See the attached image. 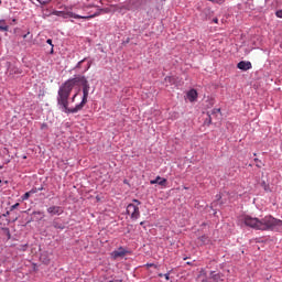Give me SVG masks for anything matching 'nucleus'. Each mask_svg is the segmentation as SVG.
Masks as SVG:
<instances>
[{"mask_svg": "<svg viewBox=\"0 0 282 282\" xmlns=\"http://www.w3.org/2000/svg\"><path fill=\"white\" fill-rule=\"evenodd\" d=\"M89 89L90 86L87 77L76 75L59 86L57 105L64 113H78L87 105Z\"/></svg>", "mask_w": 282, "mask_h": 282, "instance_id": "f257e3e1", "label": "nucleus"}, {"mask_svg": "<svg viewBox=\"0 0 282 282\" xmlns=\"http://www.w3.org/2000/svg\"><path fill=\"white\" fill-rule=\"evenodd\" d=\"M278 223L279 219L272 216H265L262 219L251 216L243 217V224L249 228H254V230H276Z\"/></svg>", "mask_w": 282, "mask_h": 282, "instance_id": "f03ea898", "label": "nucleus"}, {"mask_svg": "<svg viewBox=\"0 0 282 282\" xmlns=\"http://www.w3.org/2000/svg\"><path fill=\"white\" fill-rule=\"evenodd\" d=\"M100 12H105V9H100L98 12H96L93 15H78L72 11H53L52 14L54 17H62V19H94L96 17H100Z\"/></svg>", "mask_w": 282, "mask_h": 282, "instance_id": "7ed1b4c3", "label": "nucleus"}, {"mask_svg": "<svg viewBox=\"0 0 282 282\" xmlns=\"http://www.w3.org/2000/svg\"><path fill=\"white\" fill-rule=\"evenodd\" d=\"M132 202L133 204H129L127 206V214L130 215L131 219L133 220L140 219V207L138 206H140L142 203L138 199H133Z\"/></svg>", "mask_w": 282, "mask_h": 282, "instance_id": "20e7f679", "label": "nucleus"}, {"mask_svg": "<svg viewBox=\"0 0 282 282\" xmlns=\"http://www.w3.org/2000/svg\"><path fill=\"white\" fill-rule=\"evenodd\" d=\"M40 261L45 265L50 264V261H52V253L43 251V249H40Z\"/></svg>", "mask_w": 282, "mask_h": 282, "instance_id": "39448f33", "label": "nucleus"}, {"mask_svg": "<svg viewBox=\"0 0 282 282\" xmlns=\"http://www.w3.org/2000/svg\"><path fill=\"white\" fill-rule=\"evenodd\" d=\"M64 210H63V207L61 206H51L47 208V214L48 215H63Z\"/></svg>", "mask_w": 282, "mask_h": 282, "instance_id": "423d86ee", "label": "nucleus"}, {"mask_svg": "<svg viewBox=\"0 0 282 282\" xmlns=\"http://www.w3.org/2000/svg\"><path fill=\"white\" fill-rule=\"evenodd\" d=\"M238 69H241L242 72H248V69H252V63L241 61L237 64Z\"/></svg>", "mask_w": 282, "mask_h": 282, "instance_id": "0eeeda50", "label": "nucleus"}, {"mask_svg": "<svg viewBox=\"0 0 282 282\" xmlns=\"http://www.w3.org/2000/svg\"><path fill=\"white\" fill-rule=\"evenodd\" d=\"M187 96V100H189V102H195V100H197V90L196 89H191L187 91L186 94Z\"/></svg>", "mask_w": 282, "mask_h": 282, "instance_id": "6e6552de", "label": "nucleus"}, {"mask_svg": "<svg viewBox=\"0 0 282 282\" xmlns=\"http://www.w3.org/2000/svg\"><path fill=\"white\" fill-rule=\"evenodd\" d=\"M127 252H129V251H127L124 249H120L119 251H113L111 253V257H112V259H123V257H126Z\"/></svg>", "mask_w": 282, "mask_h": 282, "instance_id": "1a4fd4ad", "label": "nucleus"}, {"mask_svg": "<svg viewBox=\"0 0 282 282\" xmlns=\"http://www.w3.org/2000/svg\"><path fill=\"white\" fill-rule=\"evenodd\" d=\"M150 184H159V186H166V178H162L161 176H156L155 180L150 181Z\"/></svg>", "mask_w": 282, "mask_h": 282, "instance_id": "9d476101", "label": "nucleus"}, {"mask_svg": "<svg viewBox=\"0 0 282 282\" xmlns=\"http://www.w3.org/2000/svg\"><path fill=\"white\" fill-rule=\"evenodd\" d=\"M53 227L56 228V230H65V225L58 220H53Z\"/></svg>", "mask_w": 282, "mask_h": 282, "instance_id": "9b49d317", "label": "nucleus"}, {"mask_svg": "<svg viewBox=\"0 0 282 282\" xmlns=\"http://www.w3.org/2000/svg\"><path fill=\"white\" fill-rule=\"evenodd\" d=\"M210 276L214 282H224V280H221V275L215 274V272H212Z\"/></svg>", "mask_w": 282, "mask_h": 282, "instance_id": "f8f14e48", "label": "nucleus"}, {"mask_svg": "<svg viewBox=\"0 0 282 282\" xmlns=\"http://www.w3.org/2000/svg\"><path fill=\"white\" fill-rule=\"evenodd\" d=\"M39 191H43V187H41V188L34 187L31 191H29V193H30V195H34V194L39 193Z\"/></svg>", "mask_w": 282, "mask_h": 282, "instance_id": "ddd939ff", "label": "nucleus"}, {"mask_svg": "<svg viewBox=\"0 0 282 282\" xmlns=\"http://www.w3.org/2000/svg\"><path fill=\"white\" fill-rule=\"evenodd\" d=\"M30 197H32V195L30 194V192H26L23 196H22V200L26 202V199H30Z\"/></svg>", "mask_w": 282, "mask_h": 282, "instance_id": "4468645a", "label": "nucleus"}, {"mask_svg": "<svg viewBox=\"0 0 282 282\" xmlns=\"http://www.w3.org/2000/svg\"><path fill=\"white\" fill-rule=\"evenodd\" d=\"M275 230H279L282 232V220L281 219H278V225H276Z\"/></svg>", "mask_w": 282, "mask_h": 282, "instance_id": "2eb2a0df", "label": "nucleus"}, {"mask_svg": "<svg viewBox=\"0 0 282 282\" xmlns=\"http://www.w3.org/2000/svg\"><path fill=\"white\" fill-rule=\"evenodd\" d=\"M275 17H278V19H282V9L275 12Z\"/></svg>", "mask_w": 282, "mask_h": 282, "instance_id": "dca6fc26", "label": "nucleus"}, {"mask_svg": "<svg viewBox=\"0 0 282 282\" xmlns=\"http://www.w3.org/2000/svg\"><path fill=\"white\" fill-rule=\"evenodd\" d=\"M254 162H257L256 166L261 169V161L259 159H254Z\"/></svg>", "mask_w": 282, "mask_h": 282, "instance_id": "f3484780", "label": "nucleus"}, {"mask_svg": "<svg viewBox=\"0 0 282 282\" xmlns=\"http://www.w3.org/2000/svg\"><path fill=\"white\" fill-rule=\"evenodd\" d=\"M18 206H20V204H19V203H15L14 205L11 206L10 210H11V212H12V210H17V207H18Z\"/></svg>", "mask_w": 282, "mask_h": 282, "instance_id": "a211bd4d", "label": "nucleus"}, {"mask_svg": "<svg viewBox=\"0 0 282 282\" xmlns=\"http://www.w3.org/2000/svg\"><path fill=\"white\" fill-rule=\"evenodd\" d=\"M0 30H1L2 32H8L9 26H8V25H6V26H0Z\"/></svg>", "mask_w": 282, "mask_h": 282, "instance_id": "6ab92c4d", "label": "nucleus"}, {"mask_svg": "<svg viewBox=\"0 0 282 282\" xmlns=\"http://www.w3.org/2000/svg\"><path fill=\"white\" fill-rule=\"evenodd\" d=\"M45 129H47V123H42V124H41V130H42V131H45Z\"/></svg>", "mask_w": 282, "mask_h": 282, "instance_id": "aec40b11", "label": "nucleus"}, {"mask_svg": "<svg viewBox=\"0 0 282 282\" xmlns=\"http://www.w3.org/2000/svg\"><path fill=\"white\" fill-rule=\"evenodd\" d=\"M198 281H200V282H208L204 276H202V275H199L198 276Z\"/></svg>", "mask_w": 282, "mask_h": 282, "instance_id": "412c9836", "label": "nucleus"}, {"mask_svg": "<svg viewBox=\"0 0 282 282\" xmlns=\"http://www.w3.org/2000/svg\"><path fill=\"white\" fill-rule=\"evenodd\" d=\"M83 63H85V58L84 59H82L80 62H78V64H77V68L79 69V67H80V65H83Z\"/></svg>", "mask_w": 282, "mask_h": 282, "instance_id": "4be33fe9", "label": "nucleus"}, {"mask_svg": "<svg viewBox=\"0 0 282 282\" xmlns=\"http://www.w3.org/2000/svg\"><path fill=\"white\" fill-rule=\"evenodd\" d=\"M33 215H40L41 217H44L42 212H34Z\"/></svg>", "mask_w": 282, "mask_h": 282, "instance_id": "5701e85b", "label": "nucleus"}, {"mask_svg": "<svg viewBox=\"0 0 282 282\" xmlns=\"http://www.w3.org/2000/svg\"><path fill=\"white\" fill-rule=\"evenodd\" d=\"M163 276H164V279H165L166 281H169V280L171 279L169 273H165Z\"/></svg>", "mask_w": 282, "mask_h": 282, "instance_id": "b1692460", "label": "nucleus"}, {"mask_svg": "<svg viewBox=\"0 0 282 282\" xmlns=\"http://www.w3.org/2000/svg\"><path fill=\"white\" fill-rule=\"evenodd\" d=\"M46 43H47L48 45H52V47H54V44H52V39H48V40L46 41Z\"/></svg>", "mask_w": 282, "mask_h": 282, "instance_id": "393cba45", "label": "nucleus"}, {"mask_svg": "<svg viewBox=\"0 0 282 282\" xmlns=\"http://www.w3.org/2000/svg\"><path fill=\"white\" fill-rule=\"evenodd\" d=\"M147 267L148 268H155V264L154 263H148Z\"/></svg>", "mask_w": 282, "mask_h": 282, "instance_id": "a878e982", "label": "nucleus"}, {"mask_svg": "<svg viewBox=\"0 0 282 282\" xmlns=\"http://www.w3.org/2000/svg\"><path fill=\"white\" fill-rule=\"evenodd\" d=\"M76 96H78V94H75L72 98V102H74L76 100Z\"/></svg>", "mask_w": 282, "mask_h": 282, "instance_id": "bb28decb", "label": "nucleus"}, {"mask_svg": "<svg viewBox=\"0 0 282 282\" xmlns=\"http://www.w3.org/2000/svg\"><path fill=\"white\" fill-rule=\"evenodd\" d=\"M10 215V212H7L6 214H2V217H8Z\"/></svg>", "mask_w": 282, "mask_h": 282, "instance_id": "cd10ccee", "label": "nucleus"}, {"mask_svg": "<svg viewBox=\"0 0 282 282\" xmlns=\"http://www.w3.org/2000/svg\"><path fill=\"white\" fill-rule=\"evenodd\" d=\"M213 21H214V23H219V19H217V18L214 19Z\"/></svg>", "mask_w": 282, "mask_h": 282, "instance_id": "c85d7f7f", "label": "nucleus"}, {"mask_svg": "<svg viewBox=\"0 0 282 282\" xmlns=\"http://www.w3.org/2000/svg\"><path fill=\"white\" fill-rule=\"evenodd\" d=\"M89 67H91V64H88V67L86 68V72H87V69H89Z\"/></svg>", "mask_w": 282, "mask_h": 282, "instance_id": "c756f323", "label": "nucleus"}, {"mask_svg": "<svg viewBox=\"0 0 282 282\" xmlns=\"http://www.w3.org/2000/svg\"><path fill=\"white\" fill-rule=\"evenodd\" d=\"M159 276L162 279V276H164V274L160 273Z\"/></svg>", "mask_w": 282, "mask_h": 282, "instance_id": "7c9ffc66", "label": "nucleus"}, {"mask_svg": "<svg viewBox=\"0 0 282 282\" xmlns=\"http://www.w3.org/2000/svg\"><path fill=\"white\" fill-rule=\"evenodd\" d=\"M23 39H28V34H24V35H23Z\"/></svg>", "mask_w": 282, "mask_h": 282, "instance_id": "2f4dec72", "label": "nucleus"}, {"mask_svg": "<svg viewBox=\"0 0 282 282\" xmlns=\"http://www.w3.org/2000/svg\"><path fill=\"white\" fill-rule=\"evenodd\" d=\"M209 1H216V2H218V1H221V0H209Z\"/></svg>", "mask_w": 282, "mask_h": 282, "instance_id": "473e14b6", "label": "nucleus"}, {"mask_svg": "<svg viewBox=\"0 0 282 282\" xmlns=\"http://www.w3.org/2000/svg\"><path fill=\"white\" fill-rule=\"evenodd\" d=\"M141 226H144V223H140Z\"/></svg>", "mask_w": 282, "mask_h": 282, "instance_id": "72a5a7b5", "label": "nucleus"}, {"mask_svg": "<svg viewBox=\"0 0 282 282\" xmlns=\"http://www.w3.org/2000/svg\"><path fill=\"white\" fill-rule=\"evenodd\" d=\"M187 265H191V262H187Z\"/></svg>", "mask_w": 282, "mask_h": 282, "instance_id": "f704fd0d", "label": "nucleus"}, {"mask_svg": "<svg viewBox=\"0 0 282 282\" xmlns=\"http://www.w3.org/2000/svg\"><path fill=\"white\" fill-rule=\"evenodd\" d=\"M14 21H17L15 19H13V23H14Z\"/></svg>", "mask_w": 282, "mask_h": 282, "instance_id": "c9c22d12", "label": "nucleus"}, {"mask_svg": "<svg viewBox=\"0 0 282 282\" xmlns=\"http://www.w3.org/2000/svg\"><path fill=\"white\" fill-rule=\"evenodd\" d=\"M0 6H1V0H0Z\"/></svg>", "mask_w": 282, "mask_h": 282, "instance_id": "e433bc0d", "label": "nucleus"}]
</instances>
